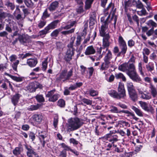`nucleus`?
Instances as JSON below:
<instances>
[{"label": "nucleus", "mask_w": 157, "mask_h": 157, "mask_svg": "<svg viewBox=\"0 0 157 157\" xmlns=\"http://www.w3.org/2000/svg\"><path fill=\"white\" fill-rule=\"evenodd\" d=\"M75 39V37H72L70 43L67 45V48L64 59L67 62L69 63L72 59V57L75 53V48L73 44Z\"/></svg>", "instance_id": "f257e3e1"}, {"label": "nucleus", "mask_w": 157, "mask_h": 157, "mask_svg": "<svg viewBox=\"0 0 157 157\" xmlns=\"http://www.w3.org/2000/svg\"><path fill=\"white\" fill-rule=\"evenodd\" d=\"M67 131L68 132L73 131L79 128L82 123L79 119L77 117L71 118L68 120Z\"/></svg>", "instance_id": "f03ea898"}, {"label": "nucleus", "mask_w": 157, "mask_h": 157, "mask_svg": "<svg viewBox=\"0 0 157 157\" xmlns=\"http://www.w3.org/2000/svg\"><path fill=\"white\" fill-rule=\"evenodd\" d=\"M135 68V65L132 63H124L119 65L118 69L123 72H126L128 75V72H131Z\"/></svg>", "instance_id": "7ed1b4c3"}, {"label": "nucleus", "mask_w": 157, "mask_h": 157, "mask_svg": "<svg viewBox=\"0 0 157 157\" xmlns=\"http://www.w3.org/2000/svg\"><path fill=\"white\" fill-rule=\"evenodd\" d=\"M73 69H71L68 72L66 69L63 70L60 74L59 77H57L56 79L57 80L60 81L63 79V81L68 80L73 75Z\"/></svg>", "instance_id": "20e7f679"}, {"label": "nucleus", "mask_w": 157, "mask_h": 157, "mask_svg": "<svg viewBox=\"0 0 157 157\" xmlns=\"http://www.w3.org/2000/svg\"><path fill=\"white\" fill-rule=\"evenodd\" d=\"M56 90L54 89L48 91L46 94V98H48V100L49 101L54 102L56 101L59 98V95L57 93H55Z\"/></svg>", "instance_id": "39448f33"}, {"label": "nucleus", "mask_w": 157, "mask_h": 157, "mask_svg": "<svg viewBox=\"0 0 157 157\" xmlns=\"http://www.w3.org/2000/svg\"><path fill=\"white\" fill-rule=\"evenodd\" d=\"M110 111L112 113H124L126 114H128V116H131L132 117L133 119L135 120L136 121H137L138 120L139 118L136 117L134 113L130 112L129 111L127 110H122L119 111L117 107L114 106H112L110 107Z\"/></svg>", "instance_id": "423d86ee"}, {"label": "nucleus", "mask_w": 157, "mask_h": 157, "mask_svg": "<svg viewBox=\"0 0 157 157\" xmlns=\"http://www.w3.org/2000/svg\"><path fill=\"white\" fill-rule=\"evenodd\" d=\"M103 56H105L104 59V61L110 62L112 58V53L108 48H106L105 50H104L102 51V54L100 55L98 58H101Z\"/></svg>", "instance_id": "0eeeda50"}, {"label": "nucleus", "mask_w": 157, "mask_h": 157, "mask_svg": "<svg viewBox=\"0 0 157 157\" xmlns=\"http://www.w3.org/2000/svg\"><path fill=\"white\" fill-rule=\"evenodd\" d=\"M128 75L133 81L141 83V79L136 73V68L132 71L129 72Z\"/></svg>", "instance_id": "6e6552de"}, {"label": "nucleus", "mask_w": 157, "mask_h": 157, "mask_svg": "<svg viewBox=\"0 0 157 157\" xmlns=\"http://www.w3.org/2000/svg\"><path fill=\"white\" fill-rule=\"evenodd\" d=\"M18 39L20 44L24 45H27L30 41L29 36L27 34H20Z\"/></svg>", "instance_id": "1a4fd4ad"}, {"label": "nucleus", "mask_w": 157, "mask_h": 157, "mask_svg": "<svg viewBox=\"0 0 157 157\" xmlns=\"http://www.w3.org/2000/svg\"><path fill=\"white\" fill-rule=\"evenodd\" d=\"M106 138L108 141L113 144V146L114 147H116V145H115L114 143L119 140L118 136L117 135L114 134L113 136H110V134H106Z\"/></svg>", "instance_id": "9d476101"}, {"label": "nucleus", "mask_w": 157, "mask_h": 157, "mask_svg": "<svg viewBox=\"0 0 157 157\" xmlns=\"http://www.w3.org/2000/svg\"><path fill=\"white\" fill-rule=\"evenodd\" d=\"M103 49L105 50L106 48H108L110 43V36L109 34H106L105 36H102Z\"/></svg>", "instance_id": "9b49d317"}, {"label": "nucleus", "mask_w": 157, "mask_h": 157, "mask_svg": "<svg viewBox=\"0 0 157 157\" xmlns=\"http://www.w3.org/2000/svg\"><path fill=\"white\" fill-rule=\"evenodd\" d=\"M137 90L139 94L141 95L140 98L144 100H149L151 98V96L149 92L146 93H144L143 89L142 90L140 88H138Z\"/></svg>", "instance_id": "f8f14e48"}, {"label": "nucleus", "mask_w": 157, "mask_h": 157, "mask_svg": "<svg viewBox=\"0 0 157 157\" xmlns=\"http://www.w3.org/2000/svg\"><path fill=\"white\" fill-rule=\"evenodd\" d=\"M118 92L122 98H124L126 96V91L124 89V84L121 82L119 83L118 87Z\"/></svg>", "instance_id": "ddd939ff"}, {"label": "nucleus", "mask_w": 157, "mask_h": 157, "mask_svg": "<svg viewBox=\"0 0 157 157\" xmlns=\"http://www.w3.org/2000/svg\"><path fill=\"white\" fill-rule=\"evenodd\" d=\"M37 88V85L36 83L31 82L26 87V90L30 92H33L35 91Z\"/></svg>", "instance_id": "4468645a"}, {"label": "nucleus", "mask_w": 157, "mask_h": 157, "mask_svg": "<svg viewBox=\"0 0 157 157\" xmlns=\"http://www.w3.org/2000/svg\"><path fill=\"white\" fill-rule=\"evenodd\" d=\"M108 28V25L106 23L102 24L100 29L99 30L100 35L101 36H105L106 34H109V33H106L105 32Z\"/></svg>", "instance_id": "2eb2a0df"}, {"label": "nucleus", "mask_w": 157, "mask_h": 157, "mask_svg": "<svg viewBox=\"0 0 157 157\" xmlns=\"http://www.w3.org/2000/svg\"><path fill=\"white\" fill-rule=\"evenodd\" d=\"M150 92L151 95L153 98H155L157 96V88L155 86L152 84H150L149 85Z\"/></svg>", "instance_id": "dca6fc26"}, {"label": "nucleus", "mask_w": 157, "mask_h": 157, "mask_svg": "<svg viewBox=\"0 0 157 157\" xmlns=\"http://www.w3.org/2000/svg\"><path fill=\"white\" fill-rule=\"evenodd\" d=\"M108 94L112 97L117 99H120L122 98L119 95L118 92L114 90H111L109 91Z\"/></svg>", "instance_id": "f3484780"}, {"label": "nucleus", "mask_w": 157, "mask_h": 157, "mask_svg": "<svg viewBox=\"0 0 157 157\" xmlns=\"http://www.w3.org/2000/svg\"><path fill=\"white\" fill-rule=\"evenodd\" d=\"M59 22V20L54 21L48 24L46 27L49 31L50 29H54L57 27L58 24Z\"/></svg>", "instance_id": "a211bd4d"}, {"label": "nucleus", "mask_w": 157, "mask_h": 157, "mask_svg": "<svg viewBox=\"0 0 157 157\" xmlns=\"http://www.w3.org/2000/svg\"><path fill=\"white\" fill-rule=\"evenodd\" d=\"M25 148L27 150L26 152L27 155L29 154H33L35 156L38 157V154L34 151V149L31 146H28L27 145H25Z\"/></svg>", "instance_id": "6ab92c4d"}, {"label": "nucleus", "mask_w": 157, "mask_h": 157, "mask_svg": "<svg viewBox=\"0 0 157 157\" xmlns=\"http://www.w3.org/2000/svg\"><path fill=\"white\" fill-rule=\"evenodd\" d=\"M27 63L30 67H35L38 63V61L36 58L29 59L27 60Z\"/></svg>", "instance_id": "aec40b11"}, {"label": "nucleus", "mask_w": 157, "mask_h": 157, "mask_svg": "<svg viewBox=\"0 0 157 157\" xmlns=\"http://www.w3.org/2000/svg\"><path fill=\"white\" fill-rule=\"evenodd\" d=\"M21 96V95L19 94H16L11 98L12 103L15 106L16 105L18 102Z\"/></svg>", "instance_id": "412c9836"}, {"label": "nucleus", "mask_w": 157, "mask_h": 157, "mask_svg": "<svg viewBox=\"0 0 157 157\" xmlns=\"http://www.w3.org/2000/svg\"><path fill=\"white\" fill-rule=\"evenodd\" d=\"M128 93L130 98L132 101H137L138 95L136 90L130 92Z\"/></svg>", "instance_id": "4be33fe9"}, {"label": "nucleus", "mask_w": 157, "mask_h": 157, "mask_svg": "<svg viewBox=\"0 0 157 157\" xmlns=\"http://www.w3.org/2000/svg\"><path fill=\"white\" fill-rule=\"evenodd\" d=\"M59 3L57 1L52 2L50 5L48 9L50 11L55 10L59 6Z\"/></svg>", "instance_id": "5701e85b"}, {"label": "nucleus", "mask_w": 157, "mask_h": 157, "mask_svg": "<svg viewBox=\"0 0 157 157\" xmlns=\"http://www.w3.org/2000/svg\"><path fill=\"white\" fill-rule=\"evenodd\" d=\"M139 104L141 108L146 111L149 112L153 110L152 107H151L150 109L149 108L147 103L146 102L140 101H139Z\"/></svg>", "instance_id": "b1692460"}, {"label": "nucleus", "mask_w": 157, "mask_h": 157, "mask_svg": "<svg viewBox=\"0 0 157 157\" xmlns=\"http://www.w3.org/2000/svg\"><path fill=\"white\" fill-rule=\"evenodd\" d=\"M95 51L92 46L88 47L86 48L85 53L86 55H89L94 54Z\"/></svg>", "instance_id": "393cba45"}, {"label": "nucleus", "mask_w": 157, "mask_h": 157, "mask_svg": "<svg viewBox=\"0 0 157 157\" xmlns=\"http://www.w3.org/2000/svg\"><path fill=\"white\" fill-rule=\"evenodd\" d=\"M33 120L38 123L41 122L43 119V116L41 114H35L33 116Z\"/></svg>", "instance_id": "a878e982"}, {"label": "nucleus", "mask_w": 157, "mask_h": 157, "mask_svg": "<svg viewBox=\"0 0 157 157\" xmlns=\"http://www.w3.org/2000/svg\"><path fill=\"white\" fill-rule=\"evenodd\" d=\"M126 86L128 93L135 90L133 83L131 82H127L126 83Z\"/></svg>", "instance_id": "bb28decb"}, {"label": "nucleus", "mask_w": 157, "mask_h": 157, "mask_svg": "<svg viewBox=\"0 0 157 157\" xmlns=\"http://www.w3.org/2000/svg\"><path fill=\"white\" fill-rule=\"evenodd\" d=\"M5 5L8 9L12 10H13L15 8V6L14 3L10 2L9 1H7L6 2Z\"/></svg>", "instance_id": "cd10ccee"}, {"label": "nucleus", "mask_w": 157, "mask_h": 157, "mask_svg": "<svg viewBox=\"0 0 157 157\" xmlns=\"http://www.w3.org/2000/svg\"><path fill=\"white\" fill-rule=\"evenodd\" d=\"M110 63V62L105 61L104 63H103L102 64L100 70L103 71L107 69L109 67V65Z\"/></svg>", "instance_id": "c85d7f7f"}, {"label": "nucleus", "mask_w": 157, "mask_h": 157, "mask_svg": "<svg viewBox=\"0 0 157 157\" xmlns=\"http://www.w3.org/2000/svg\"><path fill=\"white\" fill-rule=\"evenodd\" d=\"M62 31L60 28L54 30L51 34L50 36L52 37H56L58 36L60 32Z\"/></svg>", "instance_id": "c756f323"}, {"label": "nucleus", "mask_w": 157, "mask_h": 157, "mask_svg": "<svg viewBox=\"0 0 157 157\" xmlns=\"http://www.w3.org/2000/svg\"><path fill=\"white\" fill-rule=\"evenodd\" d=\"M115 76L116 79H119L121 78L123 81L125 82L126 81V78L123 74L121 73L115 74Z\"/></svg>", "instance_id": "7c9ffc66"}, {"label": "nucleus", "mask_w": 157, "mask_h": 157, "mask_svg": "<svg viewBox=\"0 0 157 157\" xmlns=\"http://www.w3.org/2000/svg\"><path fill=\"white\" fill-rule=\"evenodd\" d=\"M132 109L138 116L140 117H142L143 116V113L140 109L134 106H132Z\"/></svg>", "instance_id": "2f4dec72"}, {"label": "nucleus", "mask_w": 157, "mask_h": 157, "mask_svg": "<svg viewBox=\"0 0 157 157\" xmlns=\"http://www.w3.org/2000/svg\"><path fill=\"white\" fill-rule=\"evenodd\" d=\"M41 105H40L39 104H37L36 105H32L28 108V109L30 111L36 110L39 109Z\"/></svg>", "instance_id": "473e14b6"}, {"label": "nucleus", "mask_w": 157, "mask_h": 157, "mask_svg": "<svg viewBox=\"0 0 157 157\" xmlns=\"http://www.w3.org/2000/svg\"><path fill=\"white\" fill-rule=\"evenodd\" d=\"M46 23V21L43 19H41L38 22V27L40 29L44 27Z\"/></svg>", "instance_id": "72a5a7b5"}, {"label": "nucleus", "mask_w": 157, "mask_h": 157, "mask_svg": "<svg viewBox=\"0 0 157 157\" xmlns=\"http://www.w3.org/2000/svg\"><path fill=\"white\" fill-rule=\"evenodd\" d=\"M49 33V31L45 27L44 29L40 31L38 33L39 36L44 37L47 33Z\"/></svg>", "instance_id": "f704fd0d"}, {"label": "nucleus", "mask_w": 157, "mask_h": 157, "mask_svg": "<svg viewBox=\"0 0 157 157\" xmlns=\"http://www.w3.org/2000/svg\"><path fill=\"white\" fill-rule=\"evenodd\" d=\"M35 98L37 101L39 102H44V99L42 95L37 94Z\"/></svg>", "instance_id": "c9c22d12"}, {"label": "nucleus", "mask_w": 157, "mask_h": 157, "mask_svg": "<svg viewBox=\"0 0 157 157\" xmlns=\"http://www.w3.org/2000/svg\"><path fill=\"white\" fill-rule=\"evenodd\" d=\"M146 67L148 71L151 72L152 71L154 70V64L153 63L150 64L149 63L146 65Z\"/></svg>", "instance_id": "e433bc0d"}, {"label": "nucleus", "mask_w": 157, "mask_h": 157, "mask_svg": "<svg viewBox=\"0 0 157 157\" xmlns=\"http://www.w3.org/2000/svg\"><path fill=\"white\" fill-rule=\"evenodd\" d=\"M24 2L28 7L31 8L33 6V4L31 0H24Z\"/></svg>", "instance_id": "4c0bfd02"}, {"label": "nucleus", "mask_w": 157, "mask_h": 157, "mask_svg": "<svg viewBox=\"0 0 157 157\" xmlns=\"http://www.w3.org/2000/svg\"><path fill=\"white\" fill-rule=\"evenodd\" d=\"M47 60L48 59L46 58L44 61L42 62V69L44 71H45L47 68L48 64Z\"/></svg>", "instance_id": "58836bf2"}, {"label": "nucleus", "mask_w": 157, "mask_h": 157, "mask_svg": "<svg viewBox=\"0 0 157 157\" xmlns=\"http://www.w3.org/2000/svg\"><path fill=\"white\" fill-rule=\"evenodd\" d=\"M74 29H72L68 30L63 31L61 32V33L65 35H68L73 33L74 31Z\"/></svg>", "instance_id": "ea45409f"}, {"label": "nucleus", "mask_w": 157, "mask_h": 157, "mask_svg": "<svg viewBox=\"0 0 157 157\" xmlns=\"http://www.w3.org/2000/svg\"><path fill=\"white\" fill-rule=\"evenodd\" d=\"M138 70L140 72V75H142L143 77L144 76V73L143 72L142 70V63L141 62H140L138 63Z\"/></svg>", "instance_id": "a19ab883"}, {"label": "nucleus", "mask_w": 157, "mask_h": 157, "mask_svg": "<svg viewBox=\"0 0 157 157\" xmlns=\"http://www.w3.org/2000/svg\"><path fill=\"white\" fill-rule=\"evenodd\" d=\"M58 105L59 106L61 107H64L65 105V101L63 99H59L58 102Z\"/></svg>", "instance_id": "79ce46f5"}, {"label": "nucleus", "mask_w": 157, "mask_h": 157, "mask_svg": "<svg viewBox=\"0 0 157 157\" xmlns=\"http://www.w3.org/2000/svg\"><path fill=\"white\" fill-rule=\"evenodd\" d=\"M110 18V15H109L108 17H107V18L106 19V20L104 21L105 18L104 17H101V22H102V24L103 23H106V24H107V25H108V24L109 23V19Z\"/></svg>", "instance_id": "37998d69"}, {"label": "nucleus", "mask_w": 157, "mask_h": 157, "mask_svg": "<svg viewBox=\"0 0 157 157\" xmlns=\"http://www.w3.org/2000/svg\"><path fill=\"white\" fill-rule=\"evenodd\" d=\"M137 13L138 14L141 16L145 15L147 14L146 10L144 8L142 9V10L140 11H138L137 12Z\"/></svg>", "instance_id": "c03bdc74"}, {"label": "nucleus", "mask_w": 157, "mask_h": 157, "mask_svg": "<svg viewBox=\"0 0 157 157\" xmlns=\"http://www.w3.org/2000/svg\"><path fill=\"white\" fill-rule=\"evenodd\" d=\"M19 61L18 60H17L15 62L13 63L12 64V66L13 69L15 71H17V67L18 64H19Z\"/></svg>", "instance_id": "a18cd8bd"}, {"label": "nucleus", "mask_w": 157, "mask_h": 157, "mask_svg": "<svg viewBox=\"0 0 157 157\" xmlns=\"http://www.w3.org/2000/svg\"><path fill=\"white\" fill-rule=\"evenodd\" d=\"M13 153L15 155H19L21 153L20 148L18 147H16L13 150Z\"/></svg>", "instance_id": "49530a36"}, {"label": "nucleus", "mask_w": 157, "mask_h": 157, "mask_svg": "<svg viewBox=\"0 0 157 157\" xmlns=\"http://www.w3.org/2000/svg\"><path fill=\"white\" fill-rule=\"evenodd\" d=\"M82 38L80 36H77L76 38V40L75 43V46H78L80 45L81 41Z\"/></svg>", "instance_id": "de8ad7c7"}, {"label": "nucleus", "mask_w": 157, "mask_h": 157, "mask_svg": "<svg viewBox=\"0 0 157 157\" xmlns=\"http://www.w3.org/2000/svg\"><path fill=\"white\" fill-rule=\"evenodd\" d=\"M12 78L14 80L17 82H22L23 80V78L22 77L13 76Z\"/></svg>", "instance_id": "09e8293b"}, {"label": "nucleus", "mask_w": 157, "mask_h": 157, "mask_svg": "<svg viewBox=\"0 0 157 157\" xmlns=\"http://www.w3.org/2000/svg\"><path fill=\"white\" fill-rule=\"evenodd\" d=\"M82 101L87 105H91L92 104V101L86 98H84L82 100Z\"/></svg>", "instance_id": "8fccbe9b"}, {"label": "nucleus", "mask_w": 157, "mask_h": 157, "mask_svg": "<svg viewBox=\"0 0 157 157\" xmlns=\"http://www.w3.org/2000/svg\"><path fill=\"white\" fill-rule=\"evenodd\" d=\"M58 123V117L57 116H55L54 118L53 125L56 128Z\"/></svg>", "instance_id": "3c124183"}, {"label": "nucleus", "mask_w": 157, "mask_h": 157, "mask_svg": "<svg viewBox=\"0 0 157 157\" xmlns=\"http://www.w3.org/2000/svg\"><path fill=\"white\" fill-rule=\"evenodd\" d=\"M142 52L143 55H148L150 53V50L147 48H145L143 50Z\"/></svg>", "instance_id": "603ef678"}, {"label": "nucleus", "mask_w": 157, "mask_h": 157, "mask_svg": "<svg viewBox=\"0 0 157 157\" xmlns=\"http://www.w3.org/2000/svg\"><path fill=\"white\" fill-rule=\"evenodd\" d=\"M148 24L152 26V28L155 27L157 26V24L152 20H150L148 22Z\"/></svg>", "instance_id": "864d4df0"}, {"label": "nucleus", "mask_w": 157, "mask_h": 157, "mask_svg": "<svg viewBox=\"0 0 157 157\" xmlns=\"http://www.w3.org/2000/svg\"><path fill=\"white\" fill-rule=\"evenodd\" d=\"M90 94L92 96H94L98 94V92L93 90H90Z\"/></svg>", "instance_id": "5fc2aeb1"}, {"label": "nucleus", "mask_w": 157, "mask_h": 157, "mask_svg": "<svg viewBox=\"0 0 157 157\" xmlns=\"http://www.w3.org/2000/svg\"><path fill=\"white\" fill-rule=\"evenodd\" d=\"M106 147V149L107 151H109L111 149V148L112 146H113V144L110 143H109L108 142H106L105 143Z\"/></svg>", "instance_id": "6e6d98bb"}, {"label": "nucleus", "mask_w": 157, "mask_h": 157, "mask_svg": "<svg viewBox=\"0 0 157 157\" xmlns=\"http://www.w3.org/2000/svg\"><path fill=\"white\" fill-rule=\"evenodd\" d=\"M8 15V14L5 12H2L0 13V19H4L7 17Z\"/></svg>", "instance_id": "4d7b16f0"}, {"label": "nucleus", "mask_w": 157, "mask_h": 157, "mask_svg": "<svg viewBox=\"0 0 157 157\" xmlns=\"http://www.w3.org/2000/svg\"><path fill=\"white\" fill-rule=\"evenodd\" d=\"M49 15L48 13L47 10L46 9L43 13L42 16V17L41 18L45 19L47 17H49Z\"/></svg>", "instance_id": "13d9d810"}, {"label": "nucleus", "mask_w": 157, "mask_h": 157, "mask_svg": "<svg viewBox=\"0 0 157 157\" xmlns=\"http://www.w3.org/2000/svg\"><path fill=\"white\" fill-rule=\"evenodd\" d=\"M76 12L78 14H80L83 13L84 11L82 6H80L78 8L76 9Z\"/></svg>", "instance_id": "bf43d9fd"}, {"label": "nucleus", "mask_w": 157, "mask_h": 157, "mask_svg": "<svg viewBox=\"0 0 157 157\" xmlns=\"http://www.w3.org/2000/svg\"><path fill=\"white\" fill-rule=\"evenodd\" d=\"M61 145L62 147L64 148V149L63 150H65L66 151L67 150H70L71 149V148L70 147L68 146L66 144H65L64 143H62L61 144Z\"/></svg>", "instance_id": "052dcab7"}, {"label": "nucleus", "mask_w": 157, "mask_h": 157, "mask_svg": "<svg viewBox=\"0 0 157 157\" xmlns=\"http://www.w3.org/2000/svg\"><path fill=\"white\" fill-rule=\"evenodd\" d=\"M22 11L23 12L24 15V18L22 19H23L29 13V11L28 9L27 8L22 9Z\"/></svg>", "instance_id": "680f3d73"}, {"label": "nucleus", "mask_w": 157, "mask_h": 157, "mask_svg": "<svg viewBox=\"0 0 157 157\" xmlns=\"http://www.w3.org/2000/svg\"><path fill=\"white\" fill-rule=\"evenodd\" d=\"M121 49V51L125 54L126 52L127 48V46L120 47Z\"/></svg>", "instance_id": "e2e57ef3"}, {"label": "nucleus", "mask_w": 157, "mask_h": 157, "mask_svg": "<svg viewBox=\"0 0 157 157\" xmlns=\"http://www.w3.org/2000/svg\"><path fill=\"white\" fill-rule=\"evenodd\" d=\"M17 58V57L15 55H12L9 57L10 61L13 62Z\"/></svg>", "instance_id": "0e129e2a"}, {"label": "nucleus", "mask_w": 157, "mask_h": 157, "mask_svg": "<svg viewBox=\"0 0 157 157\" xmlns=\"http://www.w3.org/2000/svg\"><path fill=\"white\" fill-rule=\"evenodd\" d=\"M115 148L114 151H115L117 152L118 153H121L123 152L124 151V149L123 148H121V147H117L116 146V147H114Z\"/></svg>", "instance_id": "69168bd1"}, {"label": "nucleus", "mask_w": 157, "mask_h": 157, "mask_svg": "<svg viewBox=\"0 0 157 157\" xmlns=\"http://www.w3.org/2000/svg\"><path fill=\"white\" fill-rule=\"evenodd\" d=\"M70 143L73 144L74 145H77L78 143V141L73 138H71L70 139Z\"/></svg>", "instance_id": "338daca9"}, {"label": "nucleus", "mask_w": 157, "mask_h": 157, "mask_svg": "<svg viewBox=\"0 0 157 157\" xmlns=\"http://www.w3.org/2000/svg\"><path fill=\"white\" fill-rule=\"evenodd\" d=\"M67 152L65 150H63L60 152L59 155V157H66Z\"/></svg>", "instance_id": "774afa93"}]
</instances>
